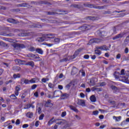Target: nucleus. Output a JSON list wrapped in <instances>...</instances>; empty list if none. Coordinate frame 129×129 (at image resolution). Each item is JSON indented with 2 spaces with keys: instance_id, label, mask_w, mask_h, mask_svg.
Here are the masks:
<instances>
[{
  "instance_id": "nucleus-1",
  "label": "nucleus",
  "mask_w": 129,
  "mask_h": 129,
  "mask_svg": "<svg viewBox=\"0 0 129 129\" xmlns=\"http://www.w3.org/2000/svg\"><path fill=\"white\" fill-rule=\"evenodd\" d=\"M78 51H76L73 56H68L61 59H60V62H67V61H72L73 59H75L76 56L78 55Z\"/></svg>"
},
{
  "instance_id": "nucleus-2",
  "label": "nucleus",
  "mask_w": 129,
  "mask_h": 129,
  "mask_svg": "<svg viewBox=\"0 0 129 129\" xmlns=\"http://www.w3.org/2000/svg\"><path fill=\"white\" fill-rule=\"evenodd\" d=\"M84 6L85 7H87L88 8H94V9H97V10H103L104 9V7L102 6V7H94V5L91 4H88V3H86L84 4Z\"/></svg>"
},
{
  "instance_id": "nucleus-3",
  "label": "nucleus",
  "mask_w": 129,
  "mask_h": 129,
  "mask_svg": "<svg viewBox=\"0 0 129 129\" xmlns=\"http://www.w3.org/2000/svg\"><path fill=\"white\" fill-rule=\"evenodd\" d=\"M12 46L15 49H24V48L26 47L25 45L20 43H13Z\"/></svg>"
},
{
  "instance_id": "nucleus-4",
  "label": "nucleus",
  "mask_w": 129,
  "mask_h": 129,
  "mask_svg": "<svg viewBox=\"0 0 129 129\" xmlns=\"http://www.w3.org/2000/svg\"><path fill=\"white\" fill-rule=\"evenodd\" d=\"M27 57L33 58V59H39L38 61H42V58L39 56L38 54H34L33 53H29L27 54Z\"/></svg>"
},
{
  "instance_id": "nucleus-5",
  "label": "nucleus",
  "mask_w": 129,
  "mask_h": 129,
  "mask_svg": "<svg viewBox=\"0 0 129 129\" xmlns=\"http://www.w3.org/2000/svg\"><path fill=\"white\" fill-rule=\"evenodd\" d=\"M97 82V79L94 78L89 80V85L90 86H94Z\"/></svg>"
},
{
  "instance_id": "nucleus-6",
  "label": "nucleus",
  "mask_w": 129,
  "mask_h": 129,
  "mask_svg": "<svg viewBox=\"0 0 129 129\" xmlns=\"http://www.w3.org/2000/svg\"><path fill=\"white\" fill-rule=\"evenodd\" d=\"M62 95V92L59 90H56L53 93V96L52 98H54V97H59Z\"/></svg>"
},
{
  "instance_id": "nucleus-7",
  "label": "nucleus",
  "mask_w": 129,
  "mask_h": 129,
  "mask_svg": "<svg viewBox=\"0 0 129 129\" xmlns=\"http://www.w3.org/2000/svg\"><path fill=\"white\" fill-rule=\"evenodd\" d=\"M97 49H99L102 51H108V50H109V49L108 48V47H107L106 45L97 46Z\"/></svg>"
},
{
  "instance_id": "nucleus-8",
  "label": "nucleus",
  "mask_w": 129,
  "mask_h": 129,
  "mask_svg": "<svg viewBox=\"0 0 129 129\" xmlns=\"http://www.w3.org/2000/svg\"><path fill=\"white\" fill-rule=\"evenodd\" d=\"M52 106L53 104L51 103V100H48L47 101L44 102V106H45V107H50Z\"/></svg>"
},
{
  "instance_id": "nucleus-9",
  "label": "nucleus",
  "mask_w": 129,
  "mask_h": 129,
  "mask_svg": "<svg viewBox=\"0 0 129 129\" xmlns=\"http://www.w3.org/2000/svg\"><path fill=\"white\" fill-rule=\"evenodd\" d=\"M97 34H98L99 36L102 37H105V36H107V33L105 32V31H98Z\"/></svg>"
},
{
  "instance_id": "nucleus-10",
  "label": "nucleus",
  "mask_w": 129,
  "mask_h": 129,
  "mask_svg": "<svg viewBox=\"0 0 129 129\" xmlns=\"http://www.w3.org/2000/svg\"><path fill=\"white\" fill-rule=\"evenodd\" d=\"M124 36V33H120L119 34H117L116 36L113 37V40H117V39H120V38H122Z\"/></svg>"
},
{
  "instance_id": "nucleus-11",
  "label": "nucleus",
  "mask_w": 129,
  "mask_h": 129,
  "mask_svg": "<svg viewBox=\"0 0 129 129\" xmlns=\"http://www.w3.org/2000/svg\"><path fill=\"white\" fill-rule=\"evenodd\" d=\"M31 107L32 108H35V106L33 104H27L25 105L24 109H29V108H31Z\"/></svg>"
},
{
  "instance_id": "nucleus-12",
  "label": "nucleus",
  "mask_w": 129,
  "mask_h": 129,
  "mask_svg": "<svg viewBox=\"0 0 129 129\" xmlns=\"http://www.w3.org/2000/svg\"><path fill=\"white\" fill-rule=\"evenodd\" d=\"M77 104H78V105H81V106H85V101L83 100H78Z\"/></svg>"
},
{
  "instance_id": "nucleus-13",
  "label": "nucleus",
  "mask_w": 129,
  "mask_h": 129,
  "mask_svg": "<svg viewBox=\"0 0 129 129\" xmlns=\"http://www.w3.org/2000/svg\"><path fill=\"white\" fill-rule=\"evenodd\" d=\"M82 30H91V29H92V27H91V26L90 25H84L83 26H82Z\"/></svg>"
},
{
  "instance_id": "nucleus-14",
  "label": "nucleus",
  "mask_w": 129,
  "mask_h": 129,
  "mask_svg": "<svg viewBox=\"0 0 129 129\" xmlns=\"http://www.w3.org/2000/svg\"><path fill=\"white\" fill-rule=\"evenodd\" d=\"M45 38H47V39H52V40H53L54 38H55V34H46L45 35Z\"/></svg>"
},
{
  "instance_id": "nucleus-15",
  "label": "nucleus",
  "mask_w": 129,
  "mask_h": 129,
  "mask_svg": "<svg viewBox=\"0 0 129 129\" xmlns=\"http://www.w3.org/2000/svg\"><path fill=\"white\" fill-rule=\"evenodd\" d=\"M26 116L28 118H33V116H34V113L32 112H28L26 114Z\"/></svg>"
},
{
  "instance_id": "nucleus-16",
  "label": "nucleus",
  "mask_w": 129,
  "mask_h": 129,
  "mask_svg": "<svg viewBox=\"0 0 129 129\" xmlns=\"http://www.w3.org/2000/svg\"><path fill=\"white\" fill-rule=\"evenodd\" d=\"M21 84H31L30 82V80L28 79H25V80H21Z\"/></svg>"
},
{
  "instance_id": "nucleus-17",
  "label": "nucleus",
  "mask_w": 129,
  "mask_h": 129,
  "mask_svg": "<svg viewBox=\"0 0 129 129\" xmlns=\"http://www.w3.org/2000/svg\"><path fill=\"white\" fill-rule=\"evenodd\" d=\"M68 97H69V94H68L67 93L62 94V93H61V95H60V99H65L66 98H68Z\"/></svg>"
},
{
  "instance_id": "nucleus-18",
  "label": "nucleus",
  "mask_w": 129,
  "mask_h": 129,
  "mask_svg": "<svg viewBox=\"0 0 129 129\" xmlns=\"http://www.w3.org/2000/svg\"><path fill=\"white\" fill-rule=\"evenodd\" d=\"M95 53L96 55H98V56H99V55H101V51H100V48H97V46L96 47V49H95Z\"/></svg>"
},
{
  "instance_id": "nucleus-19",
  "label": "nucleus",
  "mask_w": 129,
  "mask_h": 129,
  "mask_svg": "<svg viewBox=\"0 0 129 129\" xmlns=\"http://www.w3.org/2000/svg\"><path fill=\"white\" fill-rule=\"evenodd\" d=\"M35 51H36V53L40 54V55H43V54L44 53V51L41 48H36Z\"/></svg>"
},
{
  "instance_id": "nucleus-20",
  "label": "nucleus",
  "mask_w": 129,
  "mask_h": 129,
  "mask_svg": "<svg viewBox=\"0 0 129 129\" xmlns=\"http://www.w3.org/2000/svg\"><path fill=\"white\" fill-rule=\"evenodd\" d=\"M13 69L16 72H18V71H20V70H21V68L18 66H15L13 68Z\"/></svg>"
},
{
  "instance_id": "nucleus-21",
  "label": "nucleus",
  "mask_w": 129,
  "mask_h": 129,
  "mask_svg": "<svg viewBox=\"0 0 129 129\" xmlns=\"http://www.w3.org/2000/svg\"><path fill=\"white\" fill-rule=\"evenodd\" d=\"M41 26L39 24H36L34 23L33 24L30 25V28H40Z\"/></svg>"
},
{
  "instance_id": "nucleus-22",
  "label": "nucleus",
  "mask_w": 129,
  "mask_h": 129,
  "mask_svg": "<svg viewBox=\"0 0 129 129\" xmlns=\"http://www.w3.org/2000/svg\"><path fill=\"white\" fill-rule=\"evenodd\" d=\"M90 100L92 102H95V101H96V97H95V96H91L90 97Z\"/></svg>"
},
{
  "instance_id": "nucleus-23",
  "label": "nucleus",
  "mask_w": 129,
  "mask_h": 129,
  "mask_svg": "<svg viewBox=\"0 0 129 129\" xmlns=\"http://www.w3.org/2000/svg\"><path fill=\"white\" fill-rule=\"evenodd\" d=\"M52 42H53L55 44H58L60 42V39L54 38L53 40H52Z\"/></svg>"
},
{
  "instance_id": "nucleus-24",
  "label": "nucleus",
  "mask_w": 129,
  "mask_h": 129,
  "mask_svg": "<svg viewBox=\"0 0 129 129\" xmlns=\"http://www.w3.org/2000/svg\"><path fill=\"white\" fill-rule=\"evenodd\" d=\"M113 119H115V120H116V121H119L120 120V119H121V116H118V117L113 116Z\"/></svg>"
},
{
  "instance_id": "nucleus-25",
  "label": "nucleus",
  "mask_w": 129,
  "mask_h": 129,
  "mask_svg": "<svg viewBox=\"0 0 129 129\" xmlns=\"http://www.w3.org/2000/svg\"><path fill=\"white\" fill-rule=\"evenodd\" d=\"M36 41L37 42H44V41H45V39L44 37H39L36 39Z\"/></svg>"
},
{
  "instance_id": "nucleus-26",
  "label": "nucleus",
  "mask_w": 129,
  "mask_h": 129,
  "mask_svg": "<svg viewBox=\"0 0 129 129\" xmlns=\"http://www.w3.org/2000/svg\"><path fill=\"white\" fill-rule=\"evenodd\" d=\"M70 108L72 110H74V111H75V112H78V110L76 109V108L73 106H70Z\"/></svg>"
},
{
  "instance_id": "nucleus-27",
  "label": "nucleus",
  "mask_w": 129,
  "mask_h": 129,
  "mask_svg": "<svg viewBox=\"0 0 129 129\" xmlns=\"http://www.w3.org/2000/svg\"><path fill=\"white\" fill-rule=\"evenodd\" d=\"M7 21L9 23H13V24H16V20H15L14 19H13L12 18H9L7 20Z\"/></svg>"
},
{
  "instance_id": "nucleus-28",
  "label": "nucleus",
  "mask_w": 129,
  "mask_h": 129,
  "mask_svg": "<svg viewBox=\"0 0 129 129\" xmlns=\"http://www.w3.org/2000/svg\"><path fill=\"white\" fill-rule=\"evenodd\" d=\"M21 78V75L20 74L13 75V78H14V79H17V78Z\"/></svg>"
},
{
  "instance_id": "nucleus-29",
  "label": "nucleus",
  "mask_w": 129,
  "mask_h": 129,
  "mask_svg": "<svg viewBox=\"0 0 129 129\" xmlns=\"http://www.w3.org/2000/svg\"><path fill=\"white\" fill-rule=\"evenodd\" d=\"M26 65H29V66H31L32 67H33V66L35 64H34V61H28L27 62Z\"/></svg>"
},
{
  "instance_id": "nucleus-30",
  "label": "nucleus",
  "mask_w": 129,
  "mask_h": 129,
  "mask_svg": "<svg viewBox=\"0 0 129 129\" xmlns=\"http://www.w3.org/2000/svg\"><path fill=\"white\" fill-rule=\"evenodd\" d=\"M29 50L30 51V52H34V51H36V48L33 46H31L29 48Z\"/></svg>"
},
{
  "instance_id": "nucleus-31",
  "label": "nucleus",
  "mask_w": 129,
  "mask_h": 129,
  "mask_svg": "<svg viewBox=\"0 0 129 129\" xmlns=\"http://www.w3.org/2000/svg\"><path fill=\"white\" fill-rule=\"evenodd\" d=\"M10 97L12 98V99H18V98L16 97V95L12 94L10 96Z\"/></svg>"
},
{
  "instance_id": "nucleus-32",
  "label": "nucleus",
  "mask_w": 129,
  "mask_h": 129,
  "mask_svg": "<svg viewBox=\"0 0 129 129\" xmlns=\"http://www.w3.org/2000/svg\"><path fill=\"white\" fill-rule=\"evenodd\" d=\"M44 116H45V115L44 114H41L39 117V120H43Z\"/></svg>"
},
{
  "instance_id": "nucleus-33",
  "label": "nucleus",
  "mask_w": 129,
  "mask_h": 129,
  "mask_svg": "<svg viewBox=\"0 0 129 129\" xmlns=\"http://www.w3.org/2000/svg\"><path fill=\"white\" fill-rule=\"evenodd\" d=\"M3 65L6 68H9L10 67V64L7 62H3Z\"/></svg>"
},
{
  "instance_id": "nucleus-34",
  "label": "nucleus",
  "mask_w": 129,
  "mask_h": 129,
  "mask_svg": "<svg viewBox=\"0 0 129 129\" xmlns=\"http://www.w3.org/2000/svg\"><path fill=\"white\" fill-rule=\"evenodd\" d=\"M48 80L49 79L48 78H43L41 79V81L43 83H46V82H47V81H48Z\"/></svg>"
},
{
  "instance_id": "nucleus-35",
  "label": "nucleus",
  "mask_w": 129,
  "mask_h": 129,
  "mask_svg": "<svg viewBox=\"0 0 129 129\" xmlns=\"http://www.w3.org/2000/svg\"><path fill=\"white\" fill-rule=\"evenodd\" d=\"M20 90H21V88H20V85L16 86L15 88V91L19 92L20 91Z\"/></svg>"
},
{
  "instance_id": "nucleus-36",
  "label": "nucleus",
  "mask_w": 129,
  "mask_h": 129,
  "mask_svg": "<svg viewBox=\"0 0 129 129\" xmlns=\"http://www.w3.org/2000/svg\"><path fill=\"white\" fill-rule=\"evenodd\" d=\"M37 111L38 112L39 114H40L41 112H42V109H41V107H38L37 109Z\"/></svg>"
},
{
  "instance_id": "nucleus-37",
  "label": "nucleus",
  "mask_w": 129,
  "mask_h": 129,
  "mask_svg": "<svg viewBox=\"0 0 129 129\" xmlns=\"http://www.w3.org/2000/svg\"><path fill=\"white\" fill-rule=\"evenodd\" d=\"M20 123H21V121L20 120V119H17L16 121L15 122V124H16V125H19V124H20Z\"/></svg>"
},
{
  "instance_id": "nucleus-38",
  "label": "nucleus",
  "mask_w": 129,
  "mask_h": 129,
  "mask_svg": "<svg viewBox=\"0 0 129 129\" xmlns=\"http://www.w3.org/2000/svg\"><path fill=\"white\" fill-rule=\"evenodd\" d=\"M54 122V120H53V119H50L49 121H48V124L49 125H51V124H52V123H53Z\"/></svg>"
},
{
  "instance_id": "nucleus-39",
  "label": "nucleus",
  "mask_w": 129,
  "mask_h": 129,
  "mask_svg": "<svg viewBox=\"0 0 129 129\" xmlns=\"http://www.w3.org/2000/svg\"><path fill=\"white\" fill-rule=\"evenodd\" d=\"M48 87H49V88H54V85L52 83H49L48 84Z\"/></svg>"
},
{
  "instance_id": "nucleus-40",
  "label": "nucleus",
  "mask_w": 129,
  "mask_h": 129,
  "mask_svg": "<svg viewBox=\"0 0 129 129\" xmlns=\"http://www.w3.org/2000/svg\"><path fill=\"white\" fill-rule=\"evenodd\" d=\"M36 88H37V85H36V84L33 85L31 86V89H32V90L36 89Z\"/></svg>"
},
{
  "instance_id": "nucleus-41",
  "label": "nucleus",
  "mask_w": 129,
  "mask_h": 129,
  "mask_svg": "<svg viewBox=\"0 0 129 129\" xmlns=\"http://www.w3.org/2000/svg\"><path fill=\"white\" fill-rule=\"evenodd\" d=\"M94 43V39H91L89 41V45H91V44H93Z\"/></svg>"
},
{
  "instance_id": "nucleus-42",
  "label": "nucleus",
  "mask_w": 129,
  "mask_h": 129,
  "mask_svg": "<svg viewBox=\"0 0 129 129\" xmlns=\"http://www.w3.org/2000/svg\"><path fill=\"white\" fill-rule=\"evenodd\" d=\"M111 89H113V90H117V87L115 86H111Z\"/></svg>"
},
{
  "instance_id": "nucleus-43",
  "label": "nucleus",
  "mask_w": 129,
  "mask_h": 129,
  "mask_svg": "<svg viewBox=\"0 0 129 129\" xmlns=\"http://www.w3.org/2000/svg\"><path fill=\"white\" fill-rule=\"evenodd\" d=\"M29 127V124H24L22 126L23 128H27V127Z\"/></svg>"
},
{
  "instance_id": "nucleus-44",
  "label": "nucleus",
  "mask_w": 129,
  "mask_h": 129,
  "mask_svg": "<svg viewBox=\"0 0 129 129\" xmlns=\"http://www.w3.org/2000/svg\"><path fill=\"white\" fill-rule=\"evenodd\" d=\"M15 62H16V64H21V60H20L19 59H16L15 60Z\"/></svg>"
},
{
  "instance_id": "nucleus-45",
  "label": "nucleus",
  "mask_w": 129,
  "mask_h": 129,
  "mask_svg": "<svg viewBox=\"0 0 129 129\" xmlns=\"http://www.w3.org/2000/svg\"><path fill=\"white\" fill-rule=\"evenodd\" d=\"M98 113H99V112H98V111H97V110H96V111H94L93 112V114L94 115H97L98 114Z\"/></svg>"
},
{
  "instance_id": "nucleus-46",
  "label": "nucleus",
  "mask_w": 129,
  "mask_h": 129,
  "mask_svg": "<svg viewBox=\"0 0 129 129\" xmlns=\"http://www.w3.org/2000/svg\"><path fill=\"white\" fill-rule=\"evenodd\" d=\"M80 96L81 97V98H84V97H85V95L83 93H81L80 94Z\"/></svg>"
},
{
  "instance_id": "nucleus-47",
  "label": "nucleus",
  "mask_w": 129,
  "mask_h": 129,
  "mask_svg": "<svg viewBox=\"0 0 129 129\" xmlns=\"http://www.w3.org/2000/svg\"><path fill=\"white\" fill-rule=\"evenodd\" d=\"M30 81V84H33V83H35V80H34V78H32V79H31L30 80H29Z\"/></svg>"
},
{
  "instance_id": "nucleus-48",
  "label": "nucleus",
  "mask_w": 129,
  "mask_h": 129,
  "mask_svg": "<svg viewBox=\"0 0 129 129\" xmlns=\"http://www.w3.org/2000/svg\"><path fill=\"white\" fill-rule=\"evenodd\" d=\"M33 79H34V81H35V83L37 82H39V81H40V79H39V78H34Z\"/></svg>"
},
{
  "instance_id": "nucleus-49",
  "label": "nucleus",
  "mask_w": 129,
  "mask_h": 129,
  "mask_svg": "<svg viewBox=\"0 0 129 129\" xmlns=\"http://www.w3.org/2000/svg\"><path fill=\"white\" fill-rule=\"evenodd\" d=\"M120 57H121V55L120 54V53H118L117 54L116 58V59H120Z\"/></svg>"
},
{
  "instance_id": "nucleus-50",
  "label": "nucleus",
  "mask_w": 129,
  "mask_h": 129,
  "mask_svg": "<svg viewBox=\"0 0 129 129\" xmlns=\"http://www.w3.org/2000/svg\"><path fill=\"white\" fill-rule=\"evenodd\" d=\"M34 96L35 97H39V93H38V92H36L35 93H34Z\"/></svg>"
},
{
  "instance_id": "nucleus-51",
  "label": "nucleus",
  "mask_w": 129,
  "mask_h": 129,
  "mask_svg": "<svg viewBox=\"0 0 129 129\" xmlns=\"http://www.w3.org/2000/svg\"><path fill=\"white\" fill-rule=\"evenodd\" d=\"M39 123H40V121H36L35 122V126H36V127H38V126H39Z\"/></svg>"
},
{
  "instance_id": "nucleus-52",
  "label": "nucleus",
  "mask_w": 129,
  "mask_h": 129,
  "mask_svg": "<svg viewBox=\"0 0 129 129\" xmlns=\"http://www.w3.org/2000/svg\"><path fill=\"white\" fill-rule=\"evenodd\" d=\"M121 75H125V73H124V70L122 69L121 71Z\"/></svg>"
},
{
  "instance_id": "nucleus-53",
  "label": "nucleus",
  "mask_w": 129,
  "mask_h": 129,
  "mask_svg": "<svg viewBox=\"0 0 129 129\" xmlns=\"http://www.w3.org/2000/svg\"><path fill=\"white\" fill-rule=\"evenodd\" d=\"M84 59H89V55L88 54H86L84 56Z\"/></svg>"
},
{
  "instance_id": "nucleus-54",
  "label": "nucleus",
  "mask_w": 129,
  "mask_h": 129,
  "mask_svg": "<svg viewBox=\"0 0 129 129\" xmlns=\"http://www.w3.org/2000/svg\"><path fill=\"white\" fill-rule=\"evenodd\" d=\"M66 116V112H62L61 113L62 117H64V116Z\"/></svg>"
},
{
  "instance_id": "nucleus-55",
  "label": "nucleus",
  "mask_w": 129,
  "mask_h": 129,
  "mask_svg": "<svg viewBox=\"0 0 129 129\" xmlns=\"http://www.w3.org/2000/svg\"><path fill=\"white\" fill-rule=\"evenodd\" d=\"M53 45H54V44H53V43L46 44V46H47L48 47H52V46H53Z\"/></svg>"
},
{
  "instance_id": "nucleus-56",
  "label": "nucleus",
  "mask_w": 129,
  "mask_h": 129,
  "mask_svg": "<svg viewBox=\"0 0 129 129\" xmlns=\"http://www.w3.org/2000/svg\"><path fill=\"white\" fill-rule=\"evenodd\" d=\"M14 93L16 96H18L19 95V91H15Z\"/></svg>"
},
{
  "instance_id": "nucleus-57",
  "label": "nucleus",
  "mask_w": 129,
  "mask_h": 129,
  "mask_svg": "<svg viewBox=\"0 0 129 129\" xmlns=\"http://www.w3.org/2000/svg\"><path fill=\"white\" fill-rule=\"evenodd\" d=\"M88 20H92V21H93L94 20V17H88Z\"/></svg>"
},
{
  "instance_id": "nucleus-58",
  "label": "nucleus",
  "mask_w": 129,
  "mask_h": 129,
  "mask_svg": "<svg viewBox=\"0 0 129 129\" xmlns=\"http://www.w3.org/2000/svg\"><path fill=\"white\" fill-rule=\"evenodd\" d=\"M71 86L70 85V84H68L66 86V88L67 89H69L70 88Z\"/></svg>"
},
{
  "instance_id": "nucleus-59",
  "label": "nucleus",
  "mask_w": 129,
  "mask_h": 129,
  "mask_svg": "<svg viewBox=\"0 0 129 129\" xmlns=\"http://www.w3.org/2000/svg\"><path fill=\"white\" fill-rule=\"evenodd\" d=\"M124 52L125 53V54H127V53H128V48H126L125 49Z\"/></svg>"
},
{
  "instance_id": "nucleus-60",
  "label": "nucleus",
  "mask_w": 129,
  "mask_h": 129,
  "mask_svg": "<svg viewBox=\"0 0 129 129\" xmlns=\"http://www.w3.org/2000/svg\"><path fill=\"white\" fill-rule=\"evenodd\" d=\"M58 88L60 90H62V89H63V86H62V85H58Z\"/></svg>"
},
{
  "instance_id": "nucleus-61",
  "label": "nucleus",
  "mask_w": 129,
  "mask_h": 129,
  "mask_svg": "<svg viewBox=\"0 0 129 129\" xmlns=\"http://www.w3.org/2000/svg\"><path fill=\"white\" fill-rule=\"evenodd\" d=\"M105 126H106V125H101V126H100V128L103 129V128H104V127H105Z\"/></svg>"
},
{
  "instance_id": "nucleus-62",
  "label": "nucleus",
  "mask_w": 129,
  "mask_h": 129,
  "mask_svg": "<svg viewBox=\"0 0 129 129\" xmlns=\"http://www.w3.org/2000/svg\"><path fill=\"white\" fill-rule=\"evenodd\" d=\"M113 34L116 33V28L115 27L113 28Z\"/></svg>"
},
{
  "instance_id": "nucleus-63",
  "label": "nucleus",
  "mask_w": 129,
  "mask_h": 129,
  "mask_svg": "<svg viewBox=\"0 0 129 129\" xmlns=\"http://www.w3.org/2000/svg\"><path fill=\"white\" fill-rule=\"evenodd\" d=\"M91 91V90L90 89V88H87L86 90V92H90Z\"/></svg>"
},
{
  "instance_id": "nucleus-64",
  "label": "nucleus",
  "mask_w": 129,
  "mask_h": 129,
  "mask_svg": "<svg viewBox=\"0 0 129 129\" xmlns=\"http://www.w3.org/2000/svg\"><path fill=\"white\" fill-rule=\"evenodd\" d=\"M124 42H129V36L127 37L124 40Z\"/></svg>"
}]
</instances>
